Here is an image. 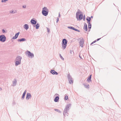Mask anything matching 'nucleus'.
I'll return each instance as SVG.
<instances>
[{
    "label": "nucleus",
    "instance_id": "nucleus-1",
    "mask_svg": "<svg viewBox=\"0 0 121 121\" xmlns=\"http://www.w3.org/2000/svg\"><path fill=\"white\" fill-rule=\"evenodd\" d=\"M70 106L71 104H68L66 105L63 112V115L65 117L66 116H68L69 113H68V112L69 110V107Z\"/></svg>",
    "mask_w": 121,
    "mask_h": 121
},
{
    "label": "nucleus",
    "instance_id": "nucleus-2",
    "mask_svg": "<svg viewBox=\"0 0 121 121\" xmlns=\"http://www.w3.org/2000/svg\"><path fill=\"white\" fill-rule=\"evenodd\" d=\"M22 59V57L19 56L16 57L15 60V65L16 66H17L21 64V60Z\"/></svg>",
    "mask_w": 121,
    "mask_h": 121
},
{
    "label": "nucleus",
    "instance_id": "nucleus-3",
    "mask_svg": "<svg viewBox=\"0 0 121 121\" xmlns=\"http://www.w3.org/2000/svg\"><path fill=\"white\" fill-rule=\"evenodd\" d=\"M83 17V15L81 12H77L76 14V17L78 20H81Z\"/></svg>",
    "mask_w": 121,
    "mask_h": 121
},
{
    "label": "nucleus",
    "instance_id": "nucleus-4",
    "mask_svg": "<svg viewBox=\"0 0 121 121\" xmlns=\"http://www.w3.org/2000/svg\"><path fill=\"white\" fill-rule=\"evenodd\" d=\"M68 41L65 39H63L62 43V49H65L66 48L67 45Z\"/></svg>",
    "mask_w": 121,
    "mask_h": 121
},
{
    "label": "nucleus",
    "instance_id": "nucleus-5",
    "mask_svg": "<svg viewBox=\"0 0 121 121\" xmlns=\"http://www.w3.org/2000/svg\"><path fill=\"white\" fill-rule=\"evenodd\" d=\"M48 10L46 7H44L43 8L42 13L43 15L46 16L48 15Z\"/></svg>",
    "mask_w": 121,
    "mask_h": 121
},
{
    "label": "nucleus",
    "instance_id": "nucleus-6",
    "mask_svg": "<svg viewBox=\"0 0 121 121\" xmlns=\"http://www.w3.org/2000/svg\"><path fill=\"white\" fill-rule=\"evenodd\" d=\"M26 54L27 55L28 57L32 58L34 57V54L30 51H27L26 52Z\"/></svg>",
    "mask_w": 121,
    "mask_h": 121
},
{
    "label": "nucleus",
    "instance_id": "nucleus-7",
    "mask_svg": "<svg viewBox=\"0 0 121 121\" xmlns=\"http://www.w3.org/2000/svg\"><path fill=\"white\" fill-rule=\"evenodd\" d=\"M6 40V38L4 35H0V41L2 42H4Z\"/></svg>",
    "mask_w": 121,
    "mask_h": 121
},
{
    "label": "nucleus",
    "instance_id": "nucleus-8",
    "mask_svg": "<svg viewBox=\"0 0 121 121\" xmlns=\"http://www.w3.org/2000/svg\"><path fill=\"white\" fill-rule=\"evenodd\" d=\"M81 40H81L79 42L80 46L82 48L83 46V44L84 43V40L82 38Z\"/></svg>",
    "mask_w": 121,
    "mask_h": 121
},
{
    "label": "nucleus",
    "instance_id": "nucleus-9",
    "mask_svg": "<svg viewBox=\"0 0 121 121\" xmlns=\"http://www.w3.org/2000/svg\"><path fill=\"white\" fill-rule=\"evenodd\" d=\"M30 22L32 24L34 25L33 26L34 27H35V25L37 22V21L32 19L31 20Z\"/></svg>",
    "mask_w": 121,
    "mask_h": 121
},
{
    "label": "nucleus",
    "instance_id": "nucleus-10",
    "mask_svg": "<svg viewBox=\"0 0 121 121\" xmlns=\"http://www.w3.org/2000/svg\"><path fill=\"white\" fill-rule=\"evenodd\" d=\"M31 95L30 93H27L26 94V100H28L31 97Z\"/></svg>",
    "mask_w": 121,
    "mask_h": 121
},
{
    "label": "nucleus",
    "instance_id": "nucleus-11",
    "mask_svg": "<svg viewBox=\"0 0 121 121\" xmlns=\"http://www.w3.org/2000/svg\"><path fill=\"white\" fill-rule=\"evenodd\" d=\"M50 73L53 75H57L58 74V73L54 70H51L50 71Z\"/></svg>",
    "mask_w": 121,
    "mask_h": 121
},
{
    "label": "nucleus",
    "instance_id": "nucleus-12",
    "mask_svg": "<svg viewBox=\"0 0 121 121\" xmlns=\"http://www.w3.org/2000/svg\"><path fill=\"white\" fill-rule=\"evenodd\" d=\"M26 39L24 38H22L18 39L17 41L18 42H21L26 41Z\"/></svg>",
    "mask_w": 121,
    "mask_h": 121
},
{
    "label": "nucleus",
    "instance_id": "nucleus-13",
    "mask_svg": "<svg viewBox=\"0 0 121 121\" xmlns=\"http://www.w3.org/2000/svg\"><path fill=\"white\" fill-rule=\"evenodd\" d=\"M26 90H25L24 93H23L22 97L21 99L22 100H23L24 99L25 95H26Z\"/></svg>",
    "mask_w": 121,
    "mask_h": 121
},
{
    "label": "nucleus",
    "instance_id": "nucleus-14",
    "mask_svg": "<svg viewBox=\"0 0 121 121\" xmlns=\"http://www.w3.org/2000/svg\"><path fill=\"white\" fill-rule=\"evenodd\" d=\"M24 28L26 30H27L29 28V26L28 24H25L23 26Z\"/></svg>",
    "mask_w": 121,
    "mask_h": 121
},
{
    "label": "nucleus",
    "instance_id": "nucleus-15",
    "mask_svg": "<svg viewBox=\"0 0 121 121\" xmlns=\"http://www.w3.org/2000/svg\"><path fill=\"white\" fill-rule=\"evenodd\" d=\"M59 96H56L54 99V101L55 102H58L59 100Z\"/></svg>",
    "mask_w": 121,
    "mask_h": 121
},
{
    "label": "nucleus",
    "instance_id": "nucleus-16",
    "mask_svg": "<svg viewBox=\"0 0 121 121\" xmlns=\"http://www.w3.org/2000/svg\"><path fill=\"white\" fill-rule=\"evenodd\" d=\"M14 81H13V86H16L17 84V81L16 79H14Z\"/></svg>",
    "mask_w": 121,
    "mask_h": 121
},
{
    "label": "nucleus",
    "instance_id": "nucleus-17",
    "mask_svg": "<svg viewBox=\"0 0 121 121\" xmlns=\"http://www.w3.org/2000/svg\"><path fill=\"white\" fill-rule=\"evenodd\" d=\"M86 20L87 21V23L90 22L91 20V17H87L86 18Z\"/></svg>",
    "mask_w": 121,
    "mask_h": 121
},
{
    "label": "nucleus",
    "instance_id": "nucleus-18",
    "mask_svg": "<svg viewBox=\"0 0 121 121\" xmlns=\"http://www.w3.org/2000/svg\"><path fill=\"white\" fill-rule=\"evenodd\" d=\"M84 29L86 31H87V25L85 23H84Z\"/></svg>",
    "mask_w": 121,
    "mask_h": 121
},
{
    "label": "nucleus",
    "instance_id": "nucleus-19",
    "mask_svg": "<svg viewBox=\"0 0 121 121\" xmlns=\"http://www.w3.org/2000/svg\"><path fill=\"white\" fill-rule=\"evenodd\" d=\"M91 75H90L88 78V79L87 80L88 82H91Z\"/></svg>",
    "mask_w": 121,
    "mask_h": 121
},
{
    "label": "nucleus",
    "instance_id": "nucleus-20",
    "mask_svg": "<svg viewBox=\"0 0 121 121\" xmlns=\"http://www.w3.org/2000/svg\"><path fill=\"white\" fill-rule=\"evenodd\" d=\"M67 77L68 78V80H69V79H73L72 78L69 74L68 75Z\"/></svg>",
    "mask_w": 121,
    "mask_h": 121
},
{
    "label": "nucleus",
    "instance_id": "nucleus-21",
    "mask_svg": "<svg viewBox=\"0 0 121 121\" xmlns=\"http://www.w3.org/2000/svg\"><path fill=\"white\" fill-rule=\"evenodd\" d=\"M68 80L69 81V83L70 84L73 83V79H69V80Z\"/></svg>",
    "mask_w": 121,
    "mask_h": 121
},
{
    "label": "nucleus",
    "instance_id": "nucleus-22",
    "mask_svg": "<svg viewBox=\"0 0 121 121\" xmlns=\"http://www.w3.org/2000/svg\"><path fill=\"white\" fill-rule=\"evenodd\" d=\"M35 26H36V29H38L39 26V24L38 23H37Z\"/></svg>",
    "mask_w": 121,
    "mask_h": 121
},
{
    "label": "nucleus",
    "instance_id": "nucleus-23",
    "mask_svg": "<svg viewBox=\"0 0 121 121\" xmlns=\"http://www.w3.org/2000/svg\"><path fill=\"white\" fill-rule=\"evenodd\" d=\"M88 23V28L89 29H91V25L90 22L87 23Z\"/></svg>",
    "mask_w": 121,
    "mask_h": 121
},
{
    "label": "nucleus",
    "instance_id": "nucleus-24",
    "mask_svg": "<svg viewBox=\"0 0 121 121\" xmlns=\"http://www.w3.org/2000/svg\"><path fill=\"white\" fill-rule=\"evenodd\" d=\"M68 28L69 29H72V30H74V29H75V28L74 27H72V26H68Z\"/></svg>",
    "mask_w": 121,
    "mask_h": 121
},
{
    "label": "nucleus",
    "instance_id": "nucleus-25",
    "mask_svg": "<svg viewBox=\"0 0 121 121\" xmlns=\"http://www.w3.org/2000/svg\"><path fill=\"white\" fill-rule=\"evenodd\" d=\"M55 110L60 113H61V111H60L59 110L57 109H55Z\"/></svg>",
    "mask_w": 121,
    "mask_h": 121
},
{
    "label": "nucleus",
    "instance_id": "nucleus-26",
    "mask_svg": "<svg viewBox=\"0 0 121 121\" xmlns=\"http://www.w3.org/2000/svg\"><path fill=\"white\" fill-rule=\"evenodd\" d=\"M20 32H18L15 35V36H16V37L17 38Z\"/></svg>",
    "mask_w": 121,
    "mask_h": 121
},
{
    "label": "nucleus",
    "instance_id": "nucleus-27",
    "mask_svg": "<svg viewBox=\"0 0 121 121\" xmlns=\"http://www.w3.org/2000/svg\"><path fill=\"white\" fill-rule=\"evenodd\" d=\"M65 100H67L68 99V96L67 95H66L65 97Z\"/></svg>",
    "mask_w": 121,
    "mask_h": 121
},
{
    "label": "nucleus",
    "instance_id": "nucleus-28",
    "mask_svg": "<svg viewBox=\"0 0 121 121\" xmlns=\"http://www.w3.org/2000/svg\"><path fill=\"white\" fill-rule=\"evenodd\" d=\"M60 56L61 58V59H62L63 60H64V59L63 58L62 56H61L60 54Z\"/></svg>",
    "mask_w": 121,
    "mask_h": 121
},
{
    "label": "nucleus",
    "instance_id": "nucleus-29",
    "mask_svg": "<svg viewBox=\"0 0 121 121\" xmlns=\"http://www.w3.org/2000/svg\"><path fill=\"white\" fill-rule=\"evenodd\" d=\"M84 86H85V87L86 88H89V85H85L84 84Z\"/></svg>",
    "mask_w": 121,
    "mask_h": 121
},
{
    "label": "nucleus",
    "instance_id": "nucleus-30",
    "mask_svg": "<svg viewBox=\"0 0 121 121\" xmlns=\"http://www.w3.org/2000/svg\"><path fill=\"white\" fill-rule=\"evenodd\" d=\"M8 0H1V2H5L7 1H8Z\"/></svg>",
    "mask_w": 121,
    "mask_h": 121
},
{
    "label": "nucleus",
    "instance_id": "nucleus-31",
    "mask_svg": "<svg viewBox=\"0 0 121 121\" xmlns=\"http://www.w3.org/2000/svg\"><path fill=\"white\" fill-rule=\"evenodd\" d=\"M74 30L75 31H77L78 32H80V31L79 30L75 28V29H74Z\"/></svg>",
    "mask_w": 121,
    "mask_h": 121
},
{
    "label": "nucleus",
    "instance_id": "nucleus-32",
    "mask_svg": "<svg viewBox=\"0 0 121 121\" xmlns=\"http://www.w3.org/2000/svg\"><path fill=\"white\" fill-rule=\"evenodd\" d=\"M17 38V37L15 36L12 38V39H16Z\"/></svg>",
    "mask_w": 121,
    "mask_h": 121
},
{
    "label": "nucleus",
    "instance_id": "nucleus-33",
    "mask_svg": "<svg viewBox=\"0 0 121 121\" xmlns=\"http://www.w3.org/2000/svg\"><path fill=\"white\" fill-rule=\"evenodd\" d=\"M96 42V41L95 40L94 41H93V42L92 43H91V45L93 44L94 43H95Z\"/></svg>",
    "mask_w": 121,
    "mask_h": 121
},
{
    "label": "nucleus",
    "instance_id": "nucleus-34",
    "mask_svg": "<svg viewBox=\"0 0 121 121\" xmlns=\"http://www.w3.org/2000/svg\"><path fill=\"white\" fill-rule=\"evenodd\" d=\"M22 7V8H26V5H23Z\"/></svg>",
    "mask_w": 121,
    "mask_h": 121
},
{
    "label": "nucleus",
    "instance_id": "nucleus-35",
    "mask_svg": "<svg viewBox=\"0 0 121 121\" xmlns=\"http://www.w3.org/2000/svg\"><path fill=\"white\" fill-rule=\"evenodd\" d=\"M47 28V31L48 32H50V29L48 28Z\"/></svg>",
    "mask_w": 121,
    "mask_h": 121
},
{
    "label": "nucleus",
    "instance_id": "nucleus-36",
    "mask_svg": "<svg viewBox=\"0 0 121 121\" xmlns=\"http://www.w3.org/2000/svg\"><path fill=\"white\" fill-rule=\"evenodd\" d=\"M2 32L3 33H4L6 32L5 30L3 29H2Z\"/></svg>",
    "mask_w": 121,
    "mask_h": 121
},
{
    "label": "nucleus",
    "instance_id": "nucleus-37",
    "mask_svg": "<svg viewBox=\"0 0 121 121\" xmlns=\"http://www.w3.org/2000/svg\"><path fill=\"white\" fill-rule=\"evenodd\" d=\"M83 20L84 21H85V15H84L83 18Z\"/></svg>",
    "mask_w": 121,
    "mask_h": 121
},
{
    "label": "nucleus",
    "instance_id": "nucleus-38",
    "mask_svg": "<svg viewBox=\"0 0 121 121\" xmlns=\"http://www.w3.org/2000/svg\"><path fill=\"white\" fill-rule=\"evenodd\" d=\"M101 38H98L96 40H95L96 42L97 41L99 40Z\"/></svg>",
    "mask_w": 121,
    "mask_h": 121
},
{
    "label": "nucleus",
    "instance_id": "nucleus-39",
    "mask_svg": "<svg viewBox=\"0 0 121 121\" xmlns=\"http://www.w3.org/2000/svg\"><path fill=\"white\" fill-rule=\"evenodd\" d=\"M57 19L56 20V22H58L59 21V18L58 17H57Z\"/></svg>",
    "mask_w": 121,
    "mask_h": 121
},
{
    "label": "nucleus",
    "instance_id": "nucleus-40",
    "mask_svg": "<svg viewBox=\"0 0 121 121\" xmlns=\"http://www.w3.org/2000/svg\"><path fill=\"white\" fill-rule=\"evenodd\" d=\"M10 12L11 13H12L13 12V11H10Z\"/></svg>",
    "mask_w": 121,
    "mask_h": 121
},
{
    "label": "nucleus",
    "instance_id": "nucleus-41",
    "mask_svg": "<svg viewBox=\"0 0 121 121\" xmlns=\"http://www.w3.org/2000/svg\"><path fill=\"white\" fill-rule=\"evenodd\" d=\"M55 95H58V96H59V94H56Z\"/></svg>",
    "mask_w": 121,
    "mask_h": 121
},
{
    "label": "nucleus",
    "instance_id": "nucleus-42",
    "mask_svg": "<svg viewBox=\"0 0 121 121\" xmlns=\"http://www.w3.org/2000/svg\"><path fill=\"white\" fill-rule=\"evenodd\" d=\"M60 17V13H59L58 17Z\"/></svg>",
    "mask_w": 121,
    "mask_h": 121
},
{
    "label": "nucleus",
    "instance_id": "nucleus-43",
    "mask_svg": "<svg viewBox=\"0 0 121 121\" xmlns=\"http://www.w3.org/2000/svg\"><path fill=\"white\" fill-rule=\"evenodd\" d=\"M70 53H71V54H72V51L71 50H70Z\"/></svg>",
    "mask_w": 121,
    "mask_h": 121
},
{
    "label": "nucleus",
    "instance_id": "nucleus-44",
    "mask_svg": "<svg viewBox=\"0 0 121 121\" xmlns=\"http://www.w3.org/2000/svg\"><path fill=\"white\" fill-rule=\"evenodd\" d=\"M15 102H14L13 103V105H15Z\"/></svg>",
    "mask_w": 121,
    "mask_h": 121
},
{
    "label": "nucleus",
    "instance_id": "nucleus-45",
    "mask_svg": "<svg viewBox=\"0 0 121 121\" xmlns=\"http://www.w3.org/2000/svg\"><path fill=\"white\" fill-rule=\"evenodd\" d=\"M79 57L80 58H82L81 57V56H80V55H79Z\"/></svg>",
    "mask_w": 121,
    "mask_h": 121
},
{
    "label": "nucleus",
    "instance_id": "nucleus-46",
    "mask_svg": "<svg viewBox=\"0 0 121 121\" xmlns=\"http://www.w3.org/2000/svg\"><path fill=\"white\" fill-rule=\"evenodd\" d=\"M91 18H92L93 17L92 16H91Z\"/></svg>",
    "mask_w": 121,
    "mask_h": 121
},
{
    "label": "nucleus",
    "instance_id": "nucleus-47",
    "mask_svg": "<svg viewBox=\"0 0 121 121\" xmlns=\"http://www.w3.org/2000/svg\"><path fill=\"white\" fill-rule=\"evenodd\" d=\"M82 39H81L80 38H79L78 39V40H79V39H81V40Z\"/></svg>",
    "mask_w": 121,
    "mask_h": 121
},
{
    "label": "nucleus",
    "instance_id": "nucleus-48",
    "mask_svg": "<svg viewBox=\"0 0 121 121\" xmlns=\"http://www.w3.org/2000/svg\"><path fill=\"white\" fill-rule=\"evenodd\" d=\"M90 30H88V32H89V31H90Z\"/></svg>",
    "mask_w": 121,
    "mask_h": 121
},
{
    "label": "nucleus",
    "instance_id": "nucleus-49",
    "mask_svg": "<svg viewBox=\"0 0 121 121\" xmlns=\"http://www.w3.org/2000/svg\"><path fill=\"white\" fill-rule=\"evenodd\" d=\"M94 45H97V44H94Z\"/></svg>",
    "mask_w": 121,
    "mask_h": 121
},
{
    "label": "nucleus",
    "instance_id": "nucleus-50",
    "mask_svg": "<svg viewBox=\"0 0 121 121\" xmlns=\"http://www.w3.org/2000/svg\"><path fill=\"white\" fill-rule=\"evenodd\" d=\"M15 13V12H13V13Z\"/></svg>",
    "mask_w": 121,
    "mask_h": 121
},
{
    "label": "nucleus",
    "instance_id": "nucleus-51",
    "mask_svg": "<svg viewBox=\"0 0 121 121\" xmlns=\"http://www.w3.org/2000/svg\"><path fill=\"white\" fill-rule=\"evenodd\" d=\"M78 10H79V9H78Z\"/></svg>",
    "mask_w": 121,
    "mask_h": 121
}]
</instances>
